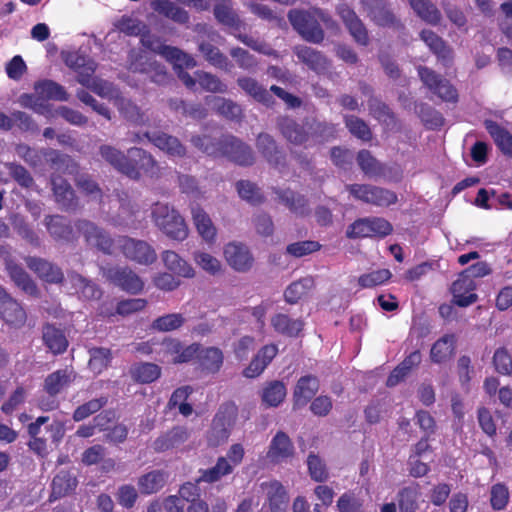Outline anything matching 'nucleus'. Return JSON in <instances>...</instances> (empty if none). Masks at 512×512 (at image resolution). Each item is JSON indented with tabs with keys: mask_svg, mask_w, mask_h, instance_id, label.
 Here are the masks:
<instances>
[{
	"mask_svg": "<svg viewBox=\"0 0 512 512\" xmlns=\"http://www.w3.org/2000/svg\"><path fill=\"white\" fill-rule=\"evenodd\" d=\"M261 487L267 491V504L270 512H286L289 496L282 483L273 480L262 483Z\"/></svg>",
	"mask_w": 512,
	"mask_h": 512,
	"instance_id": "obj_29",
	"label": "nucleus"
},
{
	"mask_svg": "<svg viewBox=\"0 0 512 512\" xmlns=\"http://www.w3.org/2000/svg\"><path fill=\"white\" fill-rule=\"evenodd\" d=\"M357 164L365 176L369 178H378L384 175V165L378 161L367 149H362L357 153Z\"/></svg>",
	"mask_w": 512,
	"mask_h": 512,
	"instance_id": "obj_48",
	"label": "nucleus"
},
{
	"mask_svg": "<svg viewBox=\"0 0 512 512\" xmlns=\"http://www.w3.org/2000/svg\"><path fill=\"white\" fill-rule=\"evenodd\" d=\"M35 92L38 96L47 100L67 101L69 94L65 88L53 80H42L35 84Z\"/></svg>",
	"mask_w": 512,
	"mask_h": 512,
	"instance_id": "obj_51",
	"label": "nucleus"
},
{
	"mask_svg": "<svg viewBox=\"0 0 512 512\" xmlns=\"http://www.w3.org/2000/svg\"><path fill=\"white\" fill-rule=\"evenodd\" d=\"M286 394L287 390L284 383L279 380H273L264 386L261 399L265 406L277 407L284 401Z\"/></svg>",
	"mask_w": 512,
	"mask_h": 512,
	"instance_id": "obj_53",
	"label": "nucleus"
},
{
	"mask_svg": "<svg viewBox=\"0 0 512 512\" xmlns=\"http://www.w3.org/2000/svg\"><path fill=\"white\" fill-rule=\"evenodd\" d=\"M293 53L301 63L318 75L325 74L330 69V60L319 50L305 45H298L294 47Z\"/></svg>",
	"mask_w": 512,
	"mask_h": 512,
	"instance_id": "obj_15",
	"label": "nucleus"
},
{
	"mask_svg": "<svg viewBox=\"0 0 512 512\" xmlns=\"http://www.w3.org/2000/svg\"><path fill=\"white\" fill-rule=\"evenodd\" d=\"M25 263L32 272L46 283L60 284L64 280L62 269L46 259L29 256L25 258Z\"/></svg>",
	"mask_w": 512,
	"mask_h": 512,
	"instance_id": "obj_16",
	"label": "nucleus"
},
{
	"mask_svg": "<svg viewBox=\"0 0 512 512\" xmlns=\"http://www.w3.org/2000/svg\"><path fill=\"white\" fill-rule=\"evenodd\" d=\"M77 485V478L70 471H59L51 483L50 501L69 495L76 489Z\"/></svg>",
	"mask_w": 512,
	"mask_h": 512,
	"instance_id": "obj_33",
	"label": "nucleus"
},
{
	"mask_svg": "<svg viewBox=\"0 0 512 512\" xmlns=\"http://www.w3.org/2000/svg\"><path fill=\"white\" fill-rule=\"evenodd\" d=\"M414 110L427 129L436 130L444 125L445 119L443 115L429 104L423 102L415 103Z\"/></svg>",
	"mask_w": 512,
	"mask_h": 512,
	"instance_id": "obj_49",
	"label": "nucleus"
},
{
	"mask_svg": "<svg viewBox=\"0 0 512 512\" xmlns=\"http://www.w3.org/2000/svg\"><path fill=\"white\" fill-rule=\"evenodd\" d=\"M120 114L129 122L136 125H144L148 122V117L133 101L122 98L118 103Z\"/></svg>",
	"mask_w": 512,
	"mask_h": 512,
	"instance_id": "obj_58",
	"label": "nucleus"
},
{
	"mask_svg": "<svg viewBox=\"0 0 512 512\" xmlns=\"http://www.w3.org/2000/svg\"><path fill=\"white\" fill-rule=\"evenodd\" d=\"M75 227L81 233L88 245L97 247L105 254H111L114 240L107 231L98 227L95 223L81 219L75 223Z\"/></svg>",
	"mask_w": 512,
	"mask_h": 512,
	"instance_id": "obj_10",
	"label": "nucleus"
},
{
	"mask_svg": "<svg viewBox=\"0 0 512 512\" xmlns=\"http://www.w3.org/2000/svg\"><path fill=\"white\" fill-rule=\"evenodd\" d=\"M320 381L315 375H305L298 379L293 390L294 409L305 407L317 394Z\"/></svg>",
	"mask_w": 512,
	"mask_h": 512,
	"instance_id": "obj_21",
	"label": "nucleus"
},
{
	"mask_svg": "<svg viewBox=\"0 0 512 512\" xmlns=\"http://www.w3.org/2000/svg\"><path fill=\"white\" fill-rule=\"evenodd\" d=\"M46 162L55 172L75 175L79 171V164L69 155L55 149H46Z\"/></svg>",
	"mask_w": 512,
	"mask_h": 512,
	"instance_id": "obj_31",
	"label": "nucleus"
},
{
	"mask_svg": "<svg viewBox=\"0 0 512 512\" xmlns=\"http://www.w3.org/2000/svg\"><path fill=\"white\" fill-rule=\"evenodd\" d=\"M294 445L290 437L283 431H278L272 438L267 458L273 463H280L293 457Z\"/></svg>",
	"mask_w": 512,
	"mask_h": 512,
	"instance_id": "obj_25",
	"label": "nucleus"
},
{
	"mask_svg": "<svg viewBox=\"0 0 512 512\" xmlns=\"http://www.w3.org/2000/svg\"><path fill=\"white\" fill-rule=\"evenodd\" d=\"M277 353L278 347L275 344L263 346L243 370V376L250 379L260 376L276 357Z\"/></svg>",
	"mask_w": 512,
	"mask_h": 512,
	"instance_id": "obj_24",
	"label": "nucleus"
},
{
	"mask_svg": "<svg viewBox=\"0 0 512 512\" xmlns=\"http://www.w3.org/2000/svg\"><path fill=\"white\" fill-rule=\"evenodd\" d=\"M271 326L278 334L296 338L304 328L302 319L291 318L288 314L277 313L271 318Z\"/></svg>",
	"mask_w": 512,
	"mask_h": 512,
	"instance_id": "obj_34",
	"label": "nucleus"
},
{
	"mask_svg": "<svg viewBox=\"0 0 512 512\" xmlns=\"http://www.w3.org/2000/svg\"><path fill=\"white\" fill-rule=\"evenodd\" d=\"M89 368L95 373L100 374L106 370L112 361V352L109 348L92 347L89 349Z\"/></svg>",
	"mask_w": 512,
	"mask_h": 512,
	"instance_id": "obj_56",
	"label": "nucleus"
},
{
	"mask_svg": "<svg viewBox=\"0 0 512 512\" xmlns=\"http://www.w3.org/2000/svg\"><path fill=\"white\" fill-rule=\"evenodd\" d=\"M338 14L353 40L360 46H368L370 37L368 29L353 9L342 6Z\"/></svg>",
	"mask_w": 512,
	"mask_h": 512,
	"instance_id": "obj_14",
	"label": "nucleus"
},
{
	"mask_svg": "<svg viewBox=\"0 0 512 512\" xmlns=\"http://www.w3.org/2000/svg\"><path fill=\"white\" fill-rule=\"evenodd\" d=\"M101 157L118 172L125 175L127 154L110 145H101L99 148Z\"/></svg>",
	"mask_w": 512,
	"mask_h": 512,
	"instance_id": "obj_61",
	"label": "nucleus"
},
{
	"mask_svg": "<svg viewBox=\"0 0 512 512\" xmlns=\"http://www.w3.org/2000/svg\"><path fill=\"white\" fill-rule=\"evenodd\" d=\"M191 214L199 235L208 243L214 242L217 231L210 216L199 204L192 205Z\"/></svg>",
	"mask_w": 512,
	"mask_h": 512,
	"instance_id": "obj_32",
	"label": "nucleus"
},
{
	"mask_svg": "<svg viewBox=\"0 0 512 512\" xmlns=\"http://www.w3.org/2000/svg\"><path fill=\"white\" fill-rule=\"evenodd\" d=\"M7 271L12 281L26 294L36 296L39 293L38 287L30 275L19 265L8 263Z\"/></svg>",
	"mask_w": 512,
	"mask_h": 512,
	"instance_id": "obj_46",
	"label": "nucleus"
},
{
	"mask_svg": "<svg viewBox=\"0 0 512 512\" xmlns=\"http://www.w3.org/2000/svg\"><path fill=\"white\" fill-rule=\"evenodd\" d=\"M455 349V336L446 334L439 338L431 347L430 358L433 363L441 364L450 359Z\"/></svg>",
	"mask_w": 512,
	"mask_h": 512,
	"instance_id": "obj_44",
	"label": "nucleus"
},
{
	"mask_svg": "<svg viewBox=\"0 0 512 512\" xmlns=\"http://www.w3.org/2000/svg\"><path fill=\"white\" fill-rule=\"evenodd\" d=\"M42 339L47 348L55 355L64 353L68 347V340L63 330L50 323L43 326Z\"/></svg>",
	"mask_w": 512,
	"mask_h": 512,
	"instance_id": "obj_35",
	"label": "nucleus"
},
{
	"mask_svg": "<svg viewBox=\"0 0 512 512\" xmlns=\"http://www.w3.org/2000/svg\"><path fill=\"white\" fill-rule=\"evenodd\" d=\"M314 287V279L310 276L292 282L284 292V298L289 304H296Z\"/></svg>",
	"mask_w": 512,
	"mask_h": 512,
	"instance_id": "obj_55",
	"label": "nucleus"
},
{
	"mask_svg": "<svg viewBox=\"0 0 512 512\" xmlns=\"http://www.w3.org/2000/svg\"><path fill=\"white\" fill-rule=\"evenodd\" d=\"M0 318L9 326L20 328L25 324L27 315L21 304L6 293L0 300Z\"/></svg>",
	"mask_w": 512,
	"mask_h": 512,
	"instance_id": "obj_23",
	"label": "nucleus"
},
{
	"mask_svg": "<svg viewBox=\"0 0 512 512\" xmlns=\"http://www.w3.org/2000/svg\"><path fill=\"white\" fill-rule=\"evenodd\" d=\"M197 360L202 371L207 374H216L223 366L224 354L218 347H207L200 349Z\"/></svg>",
	"mask_w": 512,
	"mask_h": 512,
	"instance_id": "obj_36",
	"label": "nucleus"
},
{
	"mask_svg": "<svg viewBox=\"0 0 512 512\" xmlns=\"http://www.w3.org/2000/svg\"><path fill=\"white\" fill-rule=\"evenodd\" d=\"M277 127L282 136L293 144L302 145L309 139L307 129L288 116L279 117Z\"/></svg>",
	"mask_w": 512,
	"mask_h": 512,
	"instance_id": "obj_30",
	"label": "nucleus"
},
{
	"mask_svg": "<svg viewBox=\"0 0 512 512\" xmlns=\"http://www.w3.org/2000/svg\"><path fill=\"white\" fill-rule=\"evenodd\" d=\"M188 437L189 433L186 428L179 426L173 427L164 435L158 437L154 441L153 447L157 452H164L183 444L185 441H187Z\"/></svg>",
	"mask_w": 512,
	"mask_h": 512,
	"instance_id": "obj_37",
	"label": "nucleus"
},
{
	"mask_svg": "<svg viewBox=\"0 0 512 512\" xmlns=\"http://www.w3.org/2000/svg\"><path fill=\"white\" fill-rule=\"evenodd\" d=\"M155 147L170 157H184L187 153L186 147L180 140L162 131L145 132L143 134Z\"/></svg>",
	"mask_w": 512,
	"mask_h": 512,
	"instance_id": "obj_20",
	"label": "nucleus"
},
{
	"mask_svg": "<svg viewBox=\"0 0 512 512\" xmlns=\"http://www.w3.org/2000/svg\"><path fill=\"white\" fill-rule=\"evenodd\" d=\"M45 225L51 237L57 241L73 242L77 239L74 228L69 220L61 215H48Z\"/></svg>",
	"mask_w": 512,
	"mask_h": 512,
	"instance_id": "obj_27",
	"label": "nucleus"
},
{
	"mask_svg": "<svg viewBox=\"0 0 512 512\" xmlns=\"http://www.w3.org/2000/svg\"><path fill=\"white\" fill-rule=\"evenodd\" d=\"M418 485L406 486L397 493V501L400 512H415L418 509L419 498Z\"/></svg>",
	"mask_w": 512,
	"mask_h": 512,
	"instance_id": "obj_57",
	"label": "nucleus"
},
{
	"mask_svg": "<svg viewBox=\"0 0 512 512\" xmlns=\"http://www.w3.org/2000/svg\"><path fill=\"white\" fill-rule=\"evenodd\" d=\"M125 176L132 180H139L142 175L154 176L159 168L157 161L146 150L131 147L127 150Z\"/></svg>",
	"mask_w": 512,
	"mask_h": 512,
	"instance_id": "obj_5",
	"label": "nucleus"
},
{
	"mask_svg": "<svg viewBox=\"0 0 512 512\" xmlns=\"http://www.w3.org/2000/svg\"><path fill=\"white\" fill-rule=\"evenodd\" d=\"M123 255L130 261L140 265H151L157 260L154 248L144 240L122 237L119 241Z\"/></svg>",
	"mask_w": 512,
	"mask_h": 512,
	"instance_id": "obj_8",
	"label": "nucleus"
},
{
	"mask_svg": "<svg viewBox=\"0 0 512 512\" xmlns=\"http://www.w3.org/2000/svg\"><path fill=\"white\" fill-rule=\"evenodd\" d=\"M393 231L392 224L382 217H366L355 220L347 230L349 238H384Z\"/></svg>",
	"mask_w": 512,
	"mask_h": 512,
	"instance_id": "obj_7",
	"label": "nucleus"
},
{
	"mask_svg": "<svg viewBox=\"0 0 512 512\" xmlns=\"http://www.w3.org/2000/svg\"><path fill=\"white\" fill-rule=\"evenodd\" d=\"M200 476L197 478V483H208L212 484L223 477L232 473L231 466L227 463V459L221 456L217 459L216 464L208 469H201L199 471Z\"/></svg>",
	"mask_w": 512,
	"mask_h": 512,
	"instance_id": "obj_52",
	"label": "nucleus"
},
{
	"mask_svg": "<svg viewBox=\"0 0 512 512\" xmlns=\"http://www.w3.org/2000/svg\"><path fill=\"white\" fill-rule=\"evenodd\" d=\"M276 193L291 212L301 216L309 213L308 200L303 195L297 194L290 189L277 190Z\"/></svg>",
	"mask_w": 512,
	"mask_h": 512,
	"instance_id": "obj_54",
	"label": "nucleus"
},
{
	"mask_svg": "<svg viewBox=\"0 0 512 512\" xmlns=\"http://www.w3.org/2000/svg\"><path fill=\"white\" fill-rule=\"evenodd\" d=\"M63 61L66 66L77 73L76 80L82 79L86 74L94 75L97 69L96 62L88 55L80 51L63 53Z\"/></svg>",
	"mask_w": 512,
	"mask_h": 512,
	"instance_id": "obj_26",
	"label": "nucleus"
},
{
	"mask_svg": "<svg viewBox=\"0 0 512 512\" xmlns=\"http://www.w3.org/2000/svg\"><path fill=\"white\" fill-rule=\"evenodd\" d=\"M198 49L205 58V60L212 66L229 72L232 64L228 57L224 55L220 49L212 44L210 41L203 40L198 44Z\"/></svg>",
	"mask_w": 512,
	"mask_h": 512,
	"instance_id": "obj_39",
	"label": "nucleus"
},
{
	"mask_svg": "<svg viewBox=\"0 0 512 512\" xmlns=\"http://www.w3.org/2000/svg\"><path fill=\"white\" fill-rule=\"evenodd\" d=\"M476 283L468 278L462 272L458 278L452 283L450 291L453 296V303L458 307H468L478 300V295L474 292Z\"/></svg>",
	"mask_w": 512,
	"mask_h": 512,
	"instance_id": "obj_18",
	"label": "nucleus"
},
{
	"mask_svg": "<svg viewBox=\"0 0 512 512\" xmlns=\"http://www.w3.org/2000/svg\"><path fill=\"white\" fill-rule=\"evenodd\" d=\"M72 286L81 298L85 300L99 299L102 295V291L99 286L93 281L83 277L79 273H71L69 275Z\"/></svg>",
	"mask_w": 512,
	"mask_h": 512,
	"instance_id": "obj_47",
	"label": "nucleus"
},
{
	"mask_svg": "<svg viewBox=\"0 0 512 512\" xmlns=\"http://www.w3.org/2000/svg\"><path fill=\"white\" fill-rule=\"evenodd\" d=\"M155 225L170 239L184 241L188 237V227L184 218L167 203L156 202L152 207Z\"/></svg>",
	"mask_w": 512,
	"mask_h": 512,
	"instance_id": "obj_3",
	"label": "nucleus"
},
{
	"mask_svg": "<svg viewBox=\"0 0 512 512\" xmlns=\"http://www.w3.org/2000/svg\"><path fill=\"white\" fill-rule=\"evenodd\" d=\"M420 39L428 46L429 50L444 67L452 65L454 51L442 37L432 30L423 29L420 32Z\"/></svg>",
	"mask_w": 512,
	"mask_h": 512,
	"instance_id": "obj_17",
	"label": "nucleus"
},
{
	"mask_svg": "<svg viewBox=\"0 0 512 512\" xmlns=\"http://www.w3.org/2000/svg\"><path fill=\"white\" fill-rule=\"evenodd\" d=\"M72 382L71 372L67 369H59L49 374L44 380V391L49 397H56L65 388H67ZM59 403L55 399L48 401L41 400V409L48 411L58 408Z\"/></svg>",
	"mask_w": 512,
	"mask_h": 512,
	"instance_id": "obj_12",
	"label": "nucleus"
},
{
	"mask_svg": "<svg viewBox=\"0 0 512 512\" xmlns=\"http://www.w3.org/2000/svg\"><path fill=\"white\" fill-rule=\"evenodd\" d=\"M186 319L181 313H170L153 320L151 327L155 331L170 332L181 328Z\"/></svg>",
	"mask_w": 512,
	"mask_h": 512,
	"instance_id": "obj_60",
	"label": "nucleus"
},
{
	"mask_svg": "<svg viewBox=\"0 0 512 512\" xmlns=\"http://www.w3.org/2000/svg\"><path fill=\"white\" fill-rule=\"evenodd\" d=\"M162 261L164 266L173 274L185 278H191L194 276V269L192 266L174 251H164L162 253Z\"/></svg>",
	"mask_w": 512,
	"mask_h": 512,
	"instance_id": "obj_45",
	"label": "nucleus"
},
{
	"mask_svg": "<svg viewBox=\"0 0 512 512\" xmlns=\"http://www.w3.org/2000/svg\"><path fill=\"white\" fill-rule=\"evenodd\" d=\"M160 55L173 64L174 71L192 69L197 66L196 60L190 54L174 46H163Z\"/></svg>",
	"mask_w": 512,
	"mask_h": 512,
	"instance_id": "obj_40",
	"label": "nucleus"
},
{
	"mask_svg": "<svg viewBox=\"0 0 512 512\" xmlns=\"http://www.w3.org/2000/svg\"><path fill=\"white\" fill-rule=\"evenodd\" d=\"M224 255L228 264L238 272L250 270L254 263V258L248 247L243 244H227L224 249Z\"/></svg>",
	"mask_w": 512,
	"mask_h": 512,
	"instance_id": "obj_22",
	"label": "nucleus"
},
{
	"mask_svg": "<svg viewBox=\"0 0 512 512\" xmlns=\"http://www.w3.org/2000/svg\"><path fill=\"white\" fill-rule=\"evenodd\" d=\"M365 5L368 17L377 26L389 27L398 31L405 29L404 24L396 17L386 1L366 0Z\"/></svg>",
	"mask_w": 512,
	"mask_h": 512,
	"instance_id": "obj_11",
	"label": "nucleus"
},
{
	"mask_svg": "<svg viewBox=\"0 0 512 512\" xmlns=\"http://www.w3.org/2000/svg\"><path fill=\"white\" fill-rule=\"evenodd\" d=\"M418 75L423 84L442 101L450 103L458 102V91L448 79L426 66H420L418 68Z\"/></svg>",
	"mask_w": 512,
	"mask_h": 512,
	"instance_id": "obj_6",
	"label": "nucleus"
},
{
	"mask_svg": "<svg viewBox=\"0 0 512 512\" xmlns=\"http://www.w3.org/2000/svg\"><path fill=\"white\" fill-rule=\"evenodd\" d=\"M256 148L272 167L280 171L287 167L285 152L270 134L260 133L256 139Z\"/></svg>",
	"mask_w": 512,
	"mask_h": 512,
	"instance_id": "obj_13",
	"label": "nucleus"
},
{
	"mask_svg": "<svg viewBox=\"0 0 512 512\" xmlns=\"http://www.w3.org/2000/svg\"><path fill=\"white\" fill-rule=\"evenodd\" d=\"M319 19L326 21V14L318 8L311 10H290L288 20L301 37L311 43L319 44L324 40V31Z\"/></svg>",
	"mask_w": 512,
	"mask_h": 512,
	"instance_id": "obj_2",
	"label": "nucleus"
},
{
	"mask_svg": "<svg viewBox=\"0 0 512 512\" xmlns=\"http://www.w3.org/2000/svg\"><path fill=\"white\" fill-rule=\"evenodd\" d=\"M411 8L424 22L438 25L441 21L440 10L430 0H408Z\"/></svg>",
	"mask_w": 512,
	"mask_h": 512,
	"instance_id": "obj_50",
	"label": "nucleus"
},
{
	"mask_svg": "<svg viewBox=\"0 0 512 512\" xmlns=\"http://www.w3.org/2000/svg\"><path fill=\"white\" fill-rule=\"evenodd\" d=\"M152 8L159 14L178 24H187L190 20L188 12L177 6L171 0H155L152 2Z\"/></svg>",
	"mask_w": 512,
	"mask_h": 512,
	"instance_id": "obj_41",
	"label": "nucleus"
},
{
	"mask_svg": "<svg viewBox=\"0 0 512 512\" xmlns=\"http://www.w3.org/2000/svg\"><path fill=\"white\" fill-rule=\"evenodd\" d=\"M237 85L256 102L261 103L266 107H272L275 104V100L270 93L271 91L267 90L255 78L241 76L237 79Z\"/></svg>",
	"mask_w": 512,
	"mask_h": 512,
	"instance_id": "obj_28",
	"label": "nucleus"
},
{
	"mask_svg": "<svg viewBox=\"0 0 512 512\" xmlns=\"http://www.w3.org/2000/svg\"><path fill=\"white\" fill-rule=\"evenodd\" d=\"M52 191L55 201L65 211H75L79 206L78 197L71 184L60 175L51 176Z\"/></svg>",
	"mask_w": 512,
	"mask_h": 512,
	"instance_id": "obj_19",
	"label": "nucleus"
},
{
	"mask_svg": "<svg viewBox=\"0 0 512 512\" xmlns=\"http://www.w3.org/2000/svg\"><path fill=\"white\" fill-rule=\"evenodd\" d=\"M485 129L493 138L499 150L507 156L512 157V135L511 133L493 120H485Z\"/></svg>",
	"mask_w": 512,
	"mask_h": 512,
	"instance_id": "obj_38",
	"label": "nucleus"
},
{
	"mask_svg": "<svg viewBox=\"0 0 512 512\" xmlns=\"http://www.w3.org/2000/svg\"><path fill=\"white\" fill-rule=\"evenodd\" d=\"M107 279L122 291L137 295L144 290L142 278L128 266L113 267L106 272Z\"/></svg>",
	"mask_w": 512,
	"mask_h": 512,
	"instance_id": "obj_9",
	"label": "nucleus"
},
{
	"mask_svg": "<svg viewBox=\"0 0 512 512\" xmlns=\"http://www.w3.org/2000/svg\"><path fill=\"white\" fill-rule=\"evenodd\" d=\"M191 143L208 156L226 157L241 166H251L255 161L251 147L230 134H222L220 137L194 135Z\"/></svg>",
	"mask_w": 512,
	"mask_h": 512,
	"instance_id": "obj_1",
	"label": "nucleus"
},
{
	"mask_svg": "<svg viewBox=\"0 0 512 512\" xmlns=\"http://www.w3.org/2000/svg\"><path fill=\"white\" fill-rule=\"evenodd\" d=\"M129 374L136 383L149 384L160 377L161 368L154 363L140 362L129 368Z\"/></svg>",
	"mask_w": 512,
	"mask_h": 512,
	"instance_id": "obj_43",
	"label": "nucleus"
},
{
	"mask_svg": "<svg viewBox=\"0 0 512 512\" xmlns=\"http://www.w3.org/2000/svg\"><path fill=\"white\" fill-rule=\"evenodd\" d=\"M510 492L506 484L495 483L490 488L489 502L494 511H503L509 504Z\"/></svg>",
	"mask_w": 512,
	"mask_h": 512,
	"instance_id": "obj_64",
	"label": "nucleus"
},
{
	"mask_svg": "<svg viewBox=\"0 0 512 512\" xmlns=\"http://www.w3.org/2000/svg\"><path fill=\"white\" fill-rule=\"evenodd\" d=\"M345 188L355 200L370 206L387 208L398 202V195L385 187L355 183Z\"/></svg>",
	"mask_w": 512,
	"mask_h": 512,
	"instance_id": "obj_4",
	"label": "nucleus"
},
{
	"mask_svg": "<svg viewBox=\"0 0 512 512\" xmlns=\"http://www.w3.org/2000/svg\"><path fill=\"white\" fill-rule=\"evenodd\" d=\"M344 123L348 131L356 138L369 142L372 139V131L368 124L355 115H345Z\"/></svg>",
	"mask_w": 512,
	"mask_h": 512,
	"instance_id": "obj_59",
	"label": "nucleus"
},
{
	"mask_svg": "<svg viewBox=\"0 0 512 512\" xmlns=\"http://www.w3.org/2000/svg\"><path fill=\"white\" fill-rule=\"evenodd\" d=\"M101 157L118 172L125 175L127 154L110 145H101L99 148Z\"/></svg>",
	"mask_w": 512,
	"mask_h": 512,
	"instance_id": "obj_62",
	"label": "nucleus"
},
{
	"mask_svg": "<svg viewBox=\"0 0 512 512\" xmlns=\"http://www.w3.org/2000/svg\"><path fill=\"white\" fill-rule=\"evenodd\" d=\"M147 303V300L143 298L125 299L118 302L115 312L102 305L99 308V315L103 318H110L115 314L127 316L143 310L147 306Z\"/></svg>",
	"mask_w": 512,
	"mask_h": 512,
	"instance_id": "obj_42",
	"label": "nucleus"
},
{
	"mask_svg": "<svg viewBox=\"0 0 512 512\" xmlns=\"http://www.w3.org/2000/svg\"><path fill=\"white\" fill-rule=\"evenodd\" d=\"M195 75L201 88L207 92L226 93L228 90L227 85L218 76L210 72L198 70Z\"/></svg>",
	"mask_w": 512,
	"mask_h": 512,
	"instance_id": "obj_63",
	"label": "nucleus"
}]
</instances>
